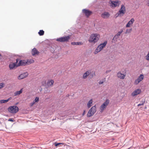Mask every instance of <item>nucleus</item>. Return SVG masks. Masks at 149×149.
Instances as JSON below:
<instances>
[{"label":"nucleus","mask_w":149,"mask_h":149,"mask_svg":"<svg viewBox=\"0 0 149 149\" xmlns=\"http://www.w3.org/2000/svg\"><path fill=\"white\" fill-rule=\"evenodd\" d=\"M130 25L131 24H130V23L129 22H128L127 23V24L126 25V27H129L130 26Z\"/></svg>","instance_id":"34"},{"label":"nucleus","mask_w":149,"mask_h":149,"mask_svg":"<svg viewBox=\"0 0 149 149\" xmlns=\"http://www.w3.org/2000/svg\"><path fill=\"white\" fill-rule=\"evenodd\" d=\"M18 103H17L16 104H18Z\"/></svg>","instance_id":"43"},{"label":"nucleus","mask_w":149,"mask_h":149,"mask_svg":"<svg viewBox=\"0 0 149 149\" xmlns=\"http://www.w3.org/2000/svg\"><path fill=\"white\" fill-rule=\"evenodd\" d=\"M61 143H55V145L56 146H59V145L61 144Z\"/></svg>","instance_id":"36"},{"label":"nucleus","mask_w":149,"mask_h":149,"mask_svg":"<svg viewBox=\"0 0 149 149\" xmlns=\"http://www.w3.org/2000/svg\"><path fill=\"white\" fill-rule=\"evenodd\" d=\"M110 14L108 12H104L101 15V17L104 19H107L109 18Z\"/></svg>","instance_id":"13"},{"label":"nucleus","mask_w":149,"mask_h":149,"mask_svg":"<svg viewBox=\"0 0 149 149\" xmlns=\"http://www.w3.org/2000/svg\"><path fill=\"white\" fill-rule=\"evenodd\" d=\"M125 8L124 5H122L121 8L119 11L118 13H117L116 15L118 14V16L120 14H124L125 13Z\"/></svg>","instance_id":"14"},{"label":"nucleus","mask_w":149,"mask_h":149,"mask_svg":"<svg viewBox=\"0 0 149 149\" xmlns=\"http://www.w3.org/2000/svg\"><path fill=\"white\" fill-rule=\"evenodd\" d=\"M70 39V36H68L57 38L56 39V40L57 41L61 42H64L68 41Z\"/></svg>","instance_id":"5"},{"label":"nucleus","mask_w":149,"mask_h":149,"mask_svg":"<svg viewBox=\"0 0 149 149\" xmlns=\"http://www.w3.org/2000/svg\"><path fill=\"white\" fill-rule=\"evenodd\" d=\"M82 12L87 17H89L92 13V12L91 11L85 9H83L82 10Z\"/></svg>","instance_id":"11"},{"label":"nucleus","mask_w":149,"mask_h":149,"mask_svg":"<svg viewBox=\"0 0 149 149\" xmlns=\"http://www.w3.org/2000/svg\"><path fill=\"white\" fill-rule=\"evenodd\" d=\"M44 33V31L42 30H40L38 32V34L40 36H43Z\"/></svg>","instance_id":"24"},{"label":"nucleus","mask_w":149,"mask_h":149,"mask_svg":"<svg viewBox=\"0 0 149 149\" xmlns=\"http://www.w3.org/2000/svg\"><path fill=\"white\" fill-rule=\"evenodd\" d=\"M8 102V100H2L0 101V102L1 103H6Z\"/></svg>","instance_id":"28"},{"label":"nucleus","mask_w":149,"mask_h":149,"mask_svg":"<svg viewBox=\"0 0 149 149\" xmlns=\"http://www.w3.org/2000/svg\"><path fill=\"white\" fill-rule=\"evenodd\" d=\"M35 102L33 101V102L31 103L30 104V105L31 107H32L35 104Z\"/></svg>","instance_id":"35"},{"label":"nucleus","mask_w":149,"mask_h":149,"mask_svg":"<svg viewBox=\"0 0 149 149\" xmlns=\"http://www.w3.org/2000/svg\"><path fill=\"white\" fill-rule=\"evenodd\" d=\"M118 37L116 36V35H115L112 40V42L113 43L116 42L117 41V39Z\"/></svg>","instance_id":"21"},{"label":"nucleus","mask_w":149,"mask_h":149,"mask_svg":"<svg viewBox=\"0 0 149 149\" xmlns=\"http://www.w3.org/2000/svg\"><path fill=\"white\" fill-rule=\"evenodd\" d=\"M145 100H144L143 101H141V102H140V103H139V104L138 105V106H141V105H143L144 103H145Z\"/></svg>","instance_id":"27"},{"label":"nucleus","mask_w":149,"mask_h":149,"mask_svg":"<svg viewBox=\"0 0 149 149\" xmlns=\"http://www.w3.org/2000/svg\"><path fill=\"white\" fill-rule=\"evenodd\" d=\"M134 21V19L133 18H132L128 22H129L131 25H132L133 24Z\"/></svg>","instance_id":"25"},{"label":"nucleus","mask_w":149,"mask_h":149,"mask_svg":"<svg viewBox=\"0 0 149 149\" xmlns=\"http://www.w3.org/2000/svg\"><path fill=\"white\" fill-rule=\"evenodd\" d=\"M117 76L120 79H123L125 78V75L121 73L120 72H119L117 74Z\"/></svg>","instance_id":"16"},{"label":"nucleus","mask_w":149,"mask_h":149,"mask_svg":"<svg viewBox=\"0 0 149 149\" xmlns=\"http://www.w3.org/2000/svg\"><path fill=\"white\" fill-rule=\"evenodd\" d=\"M71 44L72 45H81L83 44V43L81 42H72Z\"/></svg>","instance_id":"20"},{"label":"nucleus","mask_w":149,"mask_h":149,"mask_svg":"<svg viewBox=\"0 0 149 149\" xmlns=\"http://www.w3.org/2000/svg\"><path fill=\"white\" fill-rule=\"evenodd\" d=\"M8 110L10 113H15L19 111V108L17 106H11L9 107L8 108Z\"/></svg>","instance_id":"3"},{"label":"nucleus","mask_w":149,"mask_h":149,"mask_svg":"<svg viewBox=\"0 0 149 149\" xmlns=\"http://www.w3.org/2000/svg\"><path fill=\"white\" fill-rule=\"evenodd\" d=\"M92 102L93 100L92 99H91L88 101L87 104V106L88 108H89L91 106Z\"/></svg>","instance_id":"22"},{"label":"nucleus","mask_w":149,"mask_h":149,"mask_svg":"<svg viewBox=\"0 0 149 149\" xmlns=\"http://www.w3.org/2000/svg\"><path fill=\"white\" fill-rule=\"evenodd\" d=\"M96 111V107L95 106H93L89 111L87 116L90 117L94 115Z\"/></svg>","instance_id":"4"},{"label":"nucleus","mask_w":149,"mask_h":149,"mask_svg":"<svg viewBox=\"0 0 149 149\" xmlns=\"http://www.w3.org/2000/svg\"><path fill=\"white\" fill-rule=\"evenodd\" d=\"M54 83V81L52 80H49L47 82V88L48 87L52 86Z\"/></svg>","instance_id":"17"},{"label":"nucleus","mask_w":149,"mask_h":149,"mask_svg":"<svg viewBox=\"0 0 149 149\" xmlns=\"http://www.w3.org/2000/svg\"><path fill=\"white\" fill-rule=\"evenodd\" d=\"M23 88H21L19 91H17L14 93V96H16L19 95L22 93L23 91Z\"/></svg>","instance_id":"18"},{"label":"nucleus","mask_w":149,"mask_h":149,"mask_svg":"<svg viewBox=\"0 0 149 149\" xmlns=\"http://www.w3.org/2000/svg\"><path fill=\"white\" fill-rule=\"evenodd\" d=\"M99 37V35L97 33L92 34L90 36L88 41L90 43H95L98 40Z\"/></svg>","instance_id":"1"},{"label":"nucleus","mask_w":149,"mask_h":149,"mask_svg":"<svg viewBox=\"0 0 149 149\" xmlns=\"http://www.w3.org/2000/svg\"><path fill=\"white\" fill-rule=\"evenodd\" d=\"M30 63L29 62V60H21L19 61V63L18 64V66L25 65H29Z\"/></svg>","instance_id":"6"},{"label":"nucleus","mask_w":149,"mask_h":149,"mask_svg":"<svg viewBox=\"0 0 149 149\" xmlns=\"http://www.w3.org/2000/svg\"><path fill=\"white\" fill-rule=\"evenodd\" d=\"M19 60L18 59H17L15 63H11L9 64V66L10 69H13L15 67H17L18 66V65H17L16 63H18Z\"/></svg>","instance_id":"10"},{"label":"nucleus","mask_w":149,"mask_h":149,"mask_svg":"<svg viewBox=\"0 0 149 149\" xmlns=\"http://www.w3.org/2000/svg\"><path fill=\"white\" fill-rule=\"evenodd\" d=\"M147 4L148 6H149V0L148 1Z\"/></svg>","instance_id":"42"},{"label":"nucleus","mask_w":149,"mask_h":149,"mask_svg":"<svg viewBox=\"0 0 149 149\" xmlns=\"http://www.w3.org/2000/svg\"><path fill=\"white\" fill-rule=\"evenodd\" d=\"M119 2L118 1H113L110 0L109 1V3L110 4V5L111 6L115 7L118 5H119Z\"/></svg>","instance_id":"9"},{"label":"nucleus","mask_w":149,"mask_h":149,"mask_svg":"<svg viewBox=\"0 0 149 149\" xmlns=\"http://www.w3.org/2000/svg\"><path fill=\"white\" fill-rule=\"evenodd\" d=\"M104 82V81H100L98 83L99 84H102Z\"/></svg>","instance_id":"38"},{"label":"nucleus","mask_w":149,"mask_h":149,"mask_svg":"<svg viewBox=\"0 0 149 149\" xmlns=\"http://www.w3.org/2000/svg\"><path fill=\"white\" fill-rule=\"evenodd\" d=\"M146 58L147 60L149 61V52L148 54L146 56Z\"/></svg>","instance_id":"33"},{"label":"nucleus","mask_w":149,"mask_h":149,"mask_svg":"<svg viewBox=\"0 0 149 149\" xmlns=\"http://www.w3.org/2000/svg\"><path fill=\"white\" fill-rule=\"evenodd\" d=\"M123 32V30L121 29L119 31L116 35V36H117L119 37V36H120L121 33Z\"/></svg>","instance_id":"26"},{"label":"nucleus","mask_w":149,"mask_h":149,"mask_svg":"<svg viewBox=\"0 0 149 149\" xmlns=\"http://www.w3.org/2000/svg\"><path fill=\"white\" fill-rule=\"evenodd\" d=\"M29 74L27 72H24L20 74L18 77L19 79H22L26 77Z\"/></svg>","instance_id":"12"},{"label":"nucleus","mask_w":149,"mask_h":149,"mask_svg":"<svg viewBox=\"0 0 149 149\" xmlns=\"http://www.w3.org/2000/svg\"><path fill=\"white\" fill-rule=\"evenodd\" d=\"M0 56H1V54H0Z\"/></svg>","instance_id":"44"},{"label":"nucleus","mask_w":149,"mask_h":149,"mask_svg":"<svg viewBox=\"0 0 149 149\" xmlns=\"http://www.w3.org/2000/svg\"><path fill=\"white\" fill-rule=\"evenodd\" d=\"M85 111L84 110V112L82 113L83 116H84V114H85Z\"/></svg>","instance_id":"41"},{"label":"nucleus","mask_w":149,"mask_h":149,"mask_svg":"<svg viewBox=\"0 0 149 149\" xmlns=\"http://www.w3.org/2000/svg\"><path fill=\"white\" fill-rule=\"evenodd\" d=\"M89 74V72L88 71H86L85 73H84L83 75V78L84 79H86L87 78V77Z\"/></svg>","instance_id":"23"},{"label":"nucleus","mask_w":149,"mask_h":149,"mask_svg":"<svg viewBox=\"0 0 149 149\" xmlns=\"http://www.w3.org/2000/svg\"><path fill=\"white\" fill-rule=\"evenodd\" d=\"M143 75L142 74H140L137 79L134 81V84L135 85L138 84L140 82L143 80Z\"/></svg>","instance_id":"7"},{"label":"nucleus","mask_w":149,"mask_h":149,"mask_svg":"<svg viewBox=\"0 0 149 149\" xmlns=\"http://www.w3.org/2000/svg\"><path fill=\"white\" fill-rule=\"evenodd\" d=\"M141 92L140 89H138L134 91L132 93V96H135L139 94Z\"/></svg>","instance_id":"15"},{"label":"nucleus","mask_w":149,"mask_h":149,"mask_svg":"<svg viewBox=\"0 0 149 149\" xmlns=\"http://www.w3.org/2000/svg\"><path fill=\"white\" fill-rule=\"evenodd\" d=\"M33 61V60H30L29 61V63H30L29 64H31V63H32Z\"/></svg>","instance_id":"39"},{"label":"nucleus","mask_w":149,"mask_h":149,"mask_svg":"<svg viewBox=\"0 0 149 149\" xmlns=\"http://www.w3.org/2000/svg\"><path fill=\"white\" fill-rule=\"evenodd\" d=\"M107 44V41H105L104 43H102L100 44L96 49L95 52V54H97L100 52L103 49V48Z\"/></svg>","instance_id":"2"},{"label":"nucleus","mask_w":149,"mask_h":149,"mask_svg":"<svg viewBox=\"0 0 149 149\" xmlns=\"http://www.w3.org/2000/svg\"><path fill=\"white\" fill-rule=\"evenodd\" d=\"M132 29H127L126 30L125 33H130L132 31Z\"/></svg>","instance_id":"32"},{"label":"nucleus","mask_w":149,"mask_h":149,"mask_svg":"<svg viewBox=\"0 0 149 149\" xmlns=\"http://www.w3.org/2000/svg\"><path fill=\"white\" fill-rule=\"evenodd\" d=\"M109 102V100L108 99H107L100 106V109L102 111L104 109L106 108L108 105Z\"/></svg>","instance_id":"8"},{"label":"nucleus","mask_w":149,"mask_h":149,"mask_svg":"<svg viewBox=\"0 0 149 149\" xmlns=\"http://www.w3.org/2000/svg\"><path fill=\"white\" fill-rule=\"evenodd\" d=\"M39 101V98L38 97H36L34 100L33 101L35 103L38 102Z\"/></svg>","instance_id":"29"},{"label":"nucleus","mask_w":149,"mask_h":149,"mask_svg":"<svg viewBox=\"0 0 149 149\" xmlns=\"http://www.w3.org/2000/svg\"><path fill=\"white\" fill-rule=\"evenodd\" d=\"M5 85V84L4 83H0V89L2 88H3L4 85Z\"/></svg>","instance_id":"30"},{"label":"nucleus","mask_w":149,"mask_h":149,"mask_svg":"<svg viewBox=\"0 0 149 149\" xmlns=\"http://www.w3.org/2000/svg\"><path fill=\"white\" fill-rule=\"evenodd\" d=\"M28 148H31V149H39V148H37L36 147H34L33 146H28Z\"/></svg>","instance_id":"31"},{"label":"nucleus","mask_w":149,"mask_h":149,"mask_svg":"<svg viewBox=\"0 0 149 149\" xmlns=\"http://www.w3.org/2000/svg\"><path fill=\"white\" fill-rule=\"evenodd\" d=\"M12 99V97H10L8 99H7V100H8V102L10 100H11Z\"/></svg>","instance_id":"40"},{"label":"nucleus","mask_w":149,"mask_h":149,"mask_svg":"<svg viewBox=\"0 0 149 149\" xmlns=\"http://www.w3.org/2000/svg\"><path fill=\"white\" fill-rule=\"evenodd\" d=\"M8 121H10L11 122H13L14 121V120L11 118H9L8 119Z\"/></svg>","instance_id":"37"},{"label":"nucleus","mask_w":149,"mask_h":149,"mask_svg":"<svg viewBox=\"0 0 149 149\" xmlns=\"http://www.w3.org/2000/svg\"><path fill=\"white\" fill-rule=\"evenodd\" d=\"M32 53L33 55H35L38 54L39 52L36 48H34L32 50Z\"/></svg>","instance_id":"19"}]
</instances>
